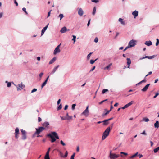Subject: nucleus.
Masks as SVG:
<instances>
[{
	"label": "nucleus",
	"instance_id": "20e7f679",
	"mask_svg": "<svg viewBox=\"0 0 159 159\" xmlns=\"http://www.w3.org/2000/svg\"><path fill=\"white\" fill-rule=\"evenodd\" d=\"M89 106H87L86 109L82 113L81 115L85 116V117H87L89 115Z\"/></svg>",
	"mask_w": 159,
	"mask_h": 159
},
{
	"label": "nucleus",
	"instance_id": "4d7b16f0",
	"mask_svg": "<svg viewBox=\"0 0 159 159\" xmlns=\"http://www.w3.org/2000/svg\"><path fill=\"white\" fill-rule=\"evenodd\" d=\"M107 100V99H105V100H103L102 101H101V102H100L99 103V104H102V103L106 101Z\"/></svg>",
	"mask_w": 159,
	"mask_h": 159
},
{
	"label": "nucleus",
	"instance_id": "774afa93",
	"mask_svg": "<svg viewBox=\"0 0 159 159\" xmlns=\"http://www.w3.org/2000/svg\"><path fill=\"white\" fill-rule=\"evenodd\" d=\"M141 134H144V135H146V133L145 132V130L143 131V132L141 133Z\"/></svg>",
	"mask_w": 159,
	"mask_h": 159
},
{
	"label": "nucleus",
	"instance_id": "39448f33",
	"mask_svg": "<svg viewBox=\"0 0 159 159\" xmlns=\"http://www.w3.org/2000/svg\"><path fill=\"white\" fill-rule=\"evenodd\" d=\"M15 85L17 87V90L18 91L21 90V89H24L25 87V85L22 84V83L20 84H18L17 85Z\"/></svg>",
	"mask_w": 159,
	"mask_h": 159
},
{
	"label": "nucleus",
	"instance_id": "338daca9",
	"mask_svg": "<svg viewBox=\"0 0 159 159\" xmlns=\"http://www.w3.org/2000/svg\"><path fill=\"white\" fill-rule=\"evenodd\" d=\"M60 102H61V99H59L57 101V105H59V104H60Z\"/></svg>",
	"mask_w": 159,
	"mask_h": 159
},
{
	"label": "nucleus",
	"instance_id": "423d86ee",
	"mask_svg": "<svg viewBox=\"0 0 159 159\" xmlns=\"http://www.w3.org/2000/svg\"><path fill=\"white\" fill-rule=\"evenodd\" d=\"M136 41L132 39L128 43V45L130 47H133L136 45Z\"/></svg>",
	"mask_w": 159,
	"mask_h": 159
},
{
	"label": "nucleus",
	"instance_id": "c9c22d12",
	"mask_svg": "<svg viewBox=\"0 0 159 159\" xmlns=\"http://www.w3.org/2000/svg\"><path fill=\"white\" fill-rule=\"evenodd\" d=\"M138 154V152H137L136 153H135L134 154L131 156L130 157V158H133L134 157H135Z\"/></svg>",
	"mask_w": 159,
	"mask_h": 159
},
{
	"label": "nucleus",
	"instance_id": "3c124183",
	"mask_svg": "<svg viewBox=\"0 0 159 159\" xmlns=\"http://www.w3.org/2000/svg\"><path fill=\"white\" fill-rule=\"evenodd\" d=\"M75 155V153H74L71 156L70 159H74Z\"/></svg>",
	"mask_w": 159,
	"mask_h": 159
},
{
	"label": "nucleus",
	"instance_id": "37998d69",
	"mask_svg": "<svg viewBox=\"0 0 159 159\" xmlns=\"http://www.w3.org/2000/svg\"><path fill=\"white\" fill-rule=\"evenodd\" d=\"M22 10L26 14H28V13L26 11V9L25 7H23L22 8Z\"/></svg>",
	"mask_w": 159,
	"mask_h": 159
},
{
	"label": "nucleus",
	"instance_id": "13d9d810",
	"mask_svg": "<svg viewBox=\"0 0 159 159\" xmlns=\"http://www.w3.org/2000/svg\"><path fill=\"white\" fill-rule=\"evenodd\" d=\"M153 151H154V152L155 153L157 152L158 150L157 148H155L154 149Z\"/></svg>",
	"mask_w": 159,
	"mask_h": 159
},
{
	"label": "nucleus",
	"instance_id": "5fc2aeb1",
	"mask_svg": "<svg viewBox=\"0 0 159 159\" xmlns=\"http://www.w3.org/2000/svg\"><path fill=\"white\" fill-rule=\"evenodd\" d=\"M37 90V89L34 88L31 91V93H33L34 92H35Z\"/></svg>",
	"mask_w": 159,
	"mask_h": 159
},
{
	"label": "nucleus",
	"instance_id": "f8f14e48",
	"mask_svg": "<svg viewBox=\"0 0 159 159\" xmlns=\"http://www.w3.org/2000/svg\"><path fill=\"white\" fill-rule=\"evenodd\" d=\"M150 84H148L146 85L143 89H141V91L143 92H146L148 89V88L149 87L150 85Z\"/></svg>",
	"mask_w": 159,
	"mask_h": 159
},
{
	"label": "nucleus",
	"instance_id": "f03ea898",
	"mask_svg": "<svg viewBox=\"0 0 159 159\" xmlns=\"http://www.w3.org/2000/svg\"><path fill=\"white\" fill-rule=\"evenodd\" d=\"M110 129H111L110 127H108L106 129L103 134V135L102 139V140H104L109 135Z\"/></svg>",
	"mask_w": 159,
	"mask_h": 159
},
{
	"label": "nucleus",
	"instance_id": "cd10ccee",
	"mask_svg": "<svg viewBox=\"0 0 159 159\" xmlns=\"http://www.w3.org/2000/svg\"><path fill=\"white\" fill-rule=\"evenodd\" d=\"M62 108V104H59V106L57 108V110L58 111Z\"/></svg>",
	"mask_w": 159,
	"mask_h": 159
},
{
	"label": "nucleus",
	"instance_id": "c85d7f7f",
	"mask_svg": "<svg viewBox=\"0 0 159 159\" xmlns=\"http://www.w3.org/2000/svg\"><path fill=\"white\" fill-rule=\"evenodd\" d=\"M97 59H96L95 60H92V59H91L90 60V63L91 64H93L94 62H95L97 61Z\"/></svg>",
	"mask_w": 159,
	"mask_h": 159
},
{
	"label": "nucleus",
	"instance_id": "412c9836",
	"mask_svg": "<svg viewBox=\"0 0 159 159\" xmlns=\"http://www.w3.org/2000/svg\"><path fill=\"white\" fill-rule=\"evenodd\" d=\"M154 127L158 128L159 127V122L158 121H157L154 124Z\"/></svg>",
	"mask_w": 159,
	"mask_h": 159
},
{
	"label": "nucleus",
	"instance_id": "f3484780",
	"mask_svg": "<svg viewBox=\"0 0 159 159\" xmlns=\"http://www.w3.org/2000/svg\"><path fill=\"white\" fill-rule=\"evenodd\" d=\"M145 44L148 46H150L152 44V42L151 41H146L145 43Z\"/></svg>",
	"mask_w": 159,
	"mask_h": 159
},
{
	"label": "nucleus",
	"instance_id": "de8ad7c7",
	"mask_svg": "<svg viewBox=\"0 0 159 159\" xmlns=\"http://www.w3.org/2000/svg\"><path fill=\"white\" fill-rule=\"evenodd\" d=\"M68 153L67 151H66L64 155L63 156V157L65 158L67 156Z\"/></svg>",
	"mask_w": 159,
	"mask_h": 159
},
{
	"label": "nucleus",
	"instance_id": "b1692460",
	"mask_svg": "<svg viewBox=\"0 0 159 159\" xmlns=\"http://www.w3.org/2000/svg\"><path fill=\"white\" fill-rule=\"evenodd\" d=\"M127 64L128 65L130 66V64L131 63V61L130 58H127Z\"/></svg>",
	"mask_w": 159,
	"mask_h": 159
},
{
	"label": "nucleus",
	"instance_id": "a878e982",
	"mask_svg": "<svg viewBox=\"0 0 159 159\" xmlns=\"http://www.w3.org/2000/svg\"><path fill=\"white\" fill-rule=\"evenodd\" d=\"M6 83H7V87H10L11 86V83L10 82H8L7 81H6L5 82Z\"/></svg>",
	"mask_w": 159,
	"mask_h": 159
},
{
	"label": "nucleus",
	"instance_id": "680f3d73",
	"mask_svg": "<svg viewBox=\"0 0 159 159\" xmlns=\"http://www.w3.org/2000/svg\"><path fill=\"white\" fill-rule=\"evenodd\" d=\"M14 3L16 4V6H18V3L17 2L16 0H14Z\"/></svg>",
	"mask_w": 159,
	"mask_h": 159
},
{
	"label": "nucleus",
	"instance_id": "5701e85b",
	"mask_svg": "<svg viewBox=\"0 0 159 159\" xmlns=\"http://www.w3.org/2000/svg\"><path fill=\"white\" fill-rule=\"evenodd\" d=\"M102 122L103 123V125H107L109 123V122L108 121L107 119L102 121Z\"/></svg>",
	"mask_w": 159,
	"mask_h": 159
},
{
	"label": "nucleus",
	"instance_id": "a18cd8bd",
	"mask_svg": "<svg viewBox=\"0 0 159 159\" xmlns=\"http://www.w3.org/2000/svg\"><path fill=\"white\" fill-rule=\"evenodd\" d=\"M92 2L95 3H97L99 2L98 0H91Z\"/></svg>",
	"mask_w": 159,
	"mask_h": 159
},
{
	"label": "nucleus",
	"instance_id": "79ce46f5",
	"mask_svg": "<svg viewBox=\"0 0 159 159\" xmlns=\"http://www.w3.org/2000/svg\"><path fill=\"white\" fill-rule=\"evenodd\" d=\"M76 104H74L72 105V110H74L75 109V107Z\"/></svg>",
	"mask_w": 159,
	"mask_h": 159
},
{
	"label": "nucleus",
	"instance_id": "c03bdc74",
	"mask_svg": "<svg viewBox=\"0 0 159 159\" xmlns=\"http://www.w3.org/2000/svg\"><path fill=\"white\" fill-rule=\"evenodd\" d=\"M127 105V104L126 105H125L124 107H121V109H123V110H124L125 109L127 108L128 107Z\"/></svg>",
	"mask_w": 159,
	"mask_h": 159
},
{
	"label": "nucleus",
	"instance_id": "6e6552de",
	"mask_svg": "<svg viewBox=\"0 0 159 159\" xmlns=\"http://www.w3.org/2000/svg\"><path fill=\"white\" fill-rule=\"evenodd\" d=\"M19 134V130L18 128H16L15 130V137L16 139H18V135Z\"/></svg>",
	"mask_w": 159,
	"mask_h": 159
},
{
	"label": "nucleus",
	"instance_id": "a211bd4d",
	"mask_svg": "<svg viewBox=\"0 0 159 159\" xmlns=\"http://www.w3.org/2000/svg\"><path fill=\"white\" fill-rule=\"evenodd\" d=\"M56 58L55 57H54L52 59H51L49 62V64H52L56 60Z\"/></svg>",
	"mask_w": 159,
	"mask_h": 159
},
{
	"label": "nucleus",
	"instance_id": "6e6d98bb",
	"mask_svg": "<svg viewBox=\"0 0 159 159\" xmlns=\"http://www.w3.org/2000/svg\"><path fill=\"white\" fill-rule=\"evenodd\" d=\"M98 38L96 37L95 38L94 40V42H95V43H97L98 42Z\"/></svg>",
	"mask_w": 159,
	"mask_h": 159
},
{
	"label": "nucleus",
	"instance_id": "a19ab883",
	"mask_svg": "<svg viewBox=\"0 0 159 159\" xmlns=\"http://www.w3.org/2000/svg\"><path fill=\"white\" fill-rule=\"evenodd\" d=\"M159 44V39H156V45L157 46Z\"/></svg>",
	"mask_w": 159,
	"mask_h": 159
},
{
	"label": "nucleus",
	"instance_id": "0e129e2a",
	"mask_svg": "<svg viewBox=\"0 0 159 159\" xmlns=\"http://www.w3.org/2000/svg\"><path fill=\"white\" fill-rule=\"evenodd\" d=\"M68 107V105H66L65 106L64 109L65 110H66L67 109Z\"/></svg>",
	"mask_w": 159,
	"mask_h": 159
},
{
	"label": "nucleus",
	"instance_id": "dca6fc26",
	"mask_svg": "<svg viewBox=\"0 0 159 159\" xmlns=\"http://www.w3.org/2000/svg\"><path fill=\"white\" fill-rule=\"evenodd\" d=\"M59 65L57 66L54 67L52 70V72L51 73V74H53L57 70L58 68L59 67Z\"/></svg>",
	"mask_w": 159,
	"mask_h": 159
},
{
	"label": "nucleus",
	"instance_id": "2f4dec72",
	"mask_svg": "<svg viewBox=\"0 0 159 159\" xmlns=\"http://www.w3.org/2000/svg\"><path fill=\"white\" fill-rule=\"evenodd\" d=\"M26 138H27V136H26V134H25V135L24 134L22 135V139L23 140H25L26 139Z\"/></svg>",
	"mask_w": 159,
	"mask_h": 159
},
{
	"label": "nucleus",
	"instance_id": "7c9ffc66",
	"mask_svg": "<svg viewBox=\"0 0 159 159\" xmlns=\"http://www.w3.org/2000/svg\"><path fill=\"white\" fill-rule=\"evenodd\" d=\"M72 37H73V38L72 39V40L74 41L73 43H74L76 41V36L75 35H72Z\"/></svg>",
	"mask_w": 159,
	"mask_h": 159
},
{
	"label": "nucleus",
	"instance_id": "9b49d317",
	"mask_svg": "<svg viewBox=\"0 0 159 159\" xmlns=\"http://www.w3.org/2000/svg\"><path fill=\"white\" fill-rule=\"evenodd\" d=\"M119 156V155L113 153L110 157L111 159H115L118 157Z\"/></svg>",
	"mask_w": 159,
	"mask_h": 159
},
{
	"label": "nucleus",
	"instance_id": "0eeeda50",
	"mask_svg": "<svg viewBox=\"0 0 159 159\" xmlns=\"http://www.w3.org/2000/svg\"><path fill=\"white\" fill-rule=\"evenodd\" d=\"M61 44L57 46V47L55 48L54 50L53 54L54 55H56L57 53H59L60 52V50L59 49L60 46Z\"/></svg>",
	"mask_w": 159,
	"mask_h": 159
},
{
	"label": "nucleus",
	"instance_id": "393cba45",
	"mask_svg": "<svg viewBox=\"0 0 159 159\" xmlns=\"http://www.w3.org/2000/svg\"><path fill=\"white\" fill-rule=\"evenodd\" d=\"M111 111V110H108L105 113H103L102 115V117L105 116L106 115H107Z\"/></svg>",
	"mask_w": 159,
	"mask_h": 159
},
{
	"label": "nucleus",
	"instance_id": "09e8293b",
	"mask_svg": "<svg viewBox=\"0 0 159 159\" xmlns=\"http://www.w3.org/2000/svg\"><path fill=\"white\" fill-rule=\"evenodd\" d=\"M60 143L63 146H65L66 145L65 143H64L62 140L60 141Z\"/></svg>",
	"mask_w": 159,
	"mask_h": 159
},
{
	"label": "nucleus",
	"instance_id": "4468645a",
	"mask_svg": "<svg viewBox=\"0 0 159 159\" xmlns=\"http://www.w3.org/2000/svg\"><path fill=\"white\" fill-rule=\"evenodd\" d=\"M132 14L133 15L134 18L135 19L138 15V11L135 10L132 13Z\"/></svg>",
	"mask_w": 159,
	"mask_h": 159
},
{
	"label": "nucleus",
	"instance_id": "ea45409f",
	"mask_svg": "<svg viewBox=\"0 0 159 159\" xmlns=\"http://www.w3.org/2000/svg\"><path fill=\"white\" fill-rule=\"evenodd\" d=\"M72 118V116H69L67 117H66V120H71Z\"/></svg>",
	"mask_w": 159,
	"mask_h": 159
},
{
	"label": "nucleus",
	"instance_id": "8fccbe9b",
	"mask_svg": "<svg viewBox=\"0 0 159 159\" xmlns=\"http://www.w3.org/2000/svg\"><path fill=\"white\" fill-rule=\"evenodd\" d=\"M44 159H50L49 155H45L44 157Z\"/></svg>",
	"mask_w": 159,
	"mask_h": 159
},
{
	"label": "nucleus",
	"instance_id": "49530a36",
	"mask_svg": "<svg viewBox=\"0 0 159 159\" xmlns=\"http://www.w3.org/2000/svg\"><path fill=\"white\" fill-rule=\"evenodd\" d=\"M60 118H61V120H66V117H63V116H60Z\"/></svg>",
	"mask_w": 159,
	"mask_h": 159
},
{
	"label": "nucleus",
	"instance_id": "7ed1b4c3",
	"mask_svg": "<svg viewBox=\"0 0 159 159\" xmlns=\"http://www.w3.org/2000/svg\"><path fill=\"white\" fill-rule=\"evenodd\" d=\"M36 131L33 135L34 136L35 134H39L42 131L44 130L45 128L43 127H40L38 128H36Z\"/></svg>",
	"mask_w": 159,
	"mask_h": 159
},
{
	"label": "nucleus",
	"instance_id": "58836bf2",
	"mask_svg": "<svg viewBox=\"0 0 159 159\" xmlns=\"http://www.w3.org/2000/svg\"><path fill=\"white\" fill-rule=\"evenodd\" d=\"M133 103V101H131L130 102H129V103L127 104V106H128V107H129Z\"/></svg>",
	"mask_w": 159,
	"mask_h": 159
},
{
	"label": "nucleus",
	"instance_id": "e2e57ef3",
	"mask_svg": "<svg viewBox=\"0 0 159 159\" xmlns=\"http://www.w3.org/2000/svg\"><path fill=\"white\" fill-rule=\"evenodd\" d=\"M120 154H124L125 155H128L127 153H125V152H120Z\"/></svg>",
	"mask_w": 159,
	"mask_h": 159
},
{
	"label": "nucleus",
	"instance_id": "4c0bfd02",
	"mask_svg": "<svg viewBox=\"0 0 159 159\" xmlns=\"http://www.w3.org/2000/svg\"><path fill=\"white\" fill-rule=\"evenodd\" d=\"M21 132L22 135H23V134L25 135V134H26V133L25 130H23V129H21Z\"/></svg>",
	"mask_w": 159,
	"mask_h": 159
},
{
	"label": "nucleus",
	"instance_id": "69168bd1",
	"mask_svg": "<svg viewBox=\"0 0 159 159\" xmlns=\"http://www.w3.org/2000/svg\"><path fill=\"white\" fill-rule=\"evenodd\" d=\"M52 11V10H50V11L49 12L48 14V16H47V17H48L50 15V13H51V11Z\"/></svg>",
	"mask_w": 159,
	"mask_h": 159
},
{
	"label": "nucleus",
	"instance_id": "bb28decb",
	"mask_svg": "<svg viewBox=\"0 0 159 159\" xmlns=\"http://www.w3.org/2000/svg\"><path fill=\"white\" fill-rule=\"evenodd\" d=\"M96 7H94L93 8V11L92 12V14L93 15H94L95 14L96 11Z\"/></svg>",
	"mask_w": 159,
	"mask_h": 159
},
{
	"label": "nucleus",
	"instance_id": "473e14b6",
	"mask_svg": "<svg viewBox=\"0 0 159 159\" xmlns=\"http://www.w3.org/2000/svg\"><path fill=\"white\" fill-rule=\"evenodd\" d=\"M63 15L62 14H60L59 15L58 17L60 18V20H61V19L63 17Z\"/></svg>",
	"mask_w": 159,
	"mask_h": 159
},
{
	"label": "nucleus",
	"instance_id": "864d4df0",
	"mask_svg": "<svg viewBox=\"0 0 159 159\" xmlns=\"http://www.w3.org/2000/svg\"><path fill=\"white\" fill-rule=\"evenodd\" d=\"M43 72H41V73L40 74H39V77L41 78L42 77V76L43 75ZM41 80V79H40V80Z\"/></svg>",
	"mask_w": 159,
	"mask_h": 159
},
{
	"label": "nucleus",
	"instance_id": "603ef678",
	"mask_svg": "<svg viewBox=\"0 0 159 159\" xmlns=\"http://www.w3.org/2000/svg\"><path fill=\"white\" fill-rule=\"evenodd\" d=\"M159 95V93L158 92L157 93H156L155 95L153 96V98H156L157 97V96H158Z\"/></svg>",
	"mask_w": 159,
	"mask_h": 159
},
{
	"label": "nucleus",
	"instance_id": "ddd939ff",
	"mask_svg": "<svg viewBox=\"0 0 159 159\" xmlns=\"http://www.w3.org/2000/svg\"><path fill=\"white\" fill-rule=\"evenodd\" d=\"M83 13L84 11L82 8H79L78 11V15L80 16H82L83 15Z\"/></svg>",
	"mask_w": 159,
	"mask_h": 159
},
{
	"label": "nucleus",
	"instance_id": "2eb2a0df",
	"mask_svg": "<svg viewBox=\"0 0 159 159\" xmlns=\"http://www.w3.org/2000/svg\"><path fill=\"white\" fill-rule=\"evenodd\" d=\"M67 31V29L66 27H63L60 30V32L62 33H65Z\"/></svg>",
	"mask_w": 159,
	"mask_h": 159
},
{
	"label": "nucleus",
	"instance_id": "9d476101",
	"mask_svg": "<svg viewBox=\"0 0 159 159\" xmlns=\"http://www.w3.org/2000/svg\"><path fill=\"white\" fill-rule=\"evenodd\" d=\"M49 24H48L46 26L44 27L42 30L41 31V36H42L44 34L45 31H46L47 29L48 26Z\"/></svg>",
	"mask_w": 159,
	"mask_h": 159
},
{
	"label": "nucleus",
	"instance_id": "4be33fe9",
	"mask_svg": "<svg viewBox=\"0 0 159 159\" xmlns=\"http://www.w3.org/2000/svg\"><path fill=\"white\" fill-rule=\"evenodd\" d=\"M112 65V63H110L106 67H105L104 68V69L105 70L106 69H107L108 70H110V67Z\"/></svg>",
	"mask_w": 159,
	"mask_h": 159
},
{
	"label": "nucleus",
	"instance_id": "052dcab7",
	"mask_svg": "<svg viewBox=\"0 0 159 159\" xmlns=\"http://www.w3.org/2000/svg\"><path fill=\"white\" fill-rule=\"evenodd\" d=\"M95 68V66H94L93 68L91 69L89 71L90 72L93 71Z\"/></svg>",
	"mask_w": 159,
	"mask_h": 159
},
{
	"label": "nucleus",
	"instance_id": "1a4fd4ad",
	"mask_svg": "<svg viewBox=\"0 0 159 159\" xmlns=\"http://www.w3.org/2000/svg\"><path fill=\"white\" fill-rule=\"evenodd\" d=\"M155 57V55H152V56H145V57H141V58H140L139 60H141L143 59H144L146 58H148V59H152V58H154Z\"/></svg>",
	"mask_w": 159,
	"mask_h": 159
},
{
	"label": "nucleus",
	"instance_id": "c756f323",
	"mask_svg": "<svg viewBox=\"0 0 159 159\" xmlns=\"http://www.w3.org/2000/svg\"><path fill=\"white\" fill-rule=\"evenodd\" d=\"M108 90L107 89H103L102 92V93L103 94H104L106 92H108Z\"/></svg>",
	"mask_w": 159,
	"mask_h": 159
},
{
	"label": "nucleus",
	"instance_id": "72a5a7b5",
	"mask_svg": "<svg viewBox=\"0 0 159 159\" xmlns=\"http://www.w3.org/2000/svg\"><path fill=\"white\" fill-rule=\"evenodd\" d=\"M143 120L145 122H148V121H149V119L148 118H144L143 119Z\"/></svg>",
	"mask_w": 159,
	"mask_h": 159
},
{
	"label": "nucleus",
	"instance_id": "aec40b11",
	"mask_svg": "<svg viewBox=\"0 0 159 159\" xmlns=\"http://www.w3.org/2000/svg\"><path fill=\"white\" fill-rule=\"evenodd\" d=\"M118 21L120 22L121 24L123 25H125V22L123 21V19L121 18H119Z\"/></svg>",
	"mask_w": 159,
	"mask_h": 159
},
{
	"label": "nucleus",
	"instance_id": "f704fd0d",
	"mask_svg": "<svg viewBox=\"0 0 159 159\" xmlns=\"http://www.w3.org/2000/svg\"><path fill=\"white\" fill-rule=\"evenodd\" d=\"M93 53V52H90L89 54L87 56V59L89 60L90 58L91 55Z\"/></svg>",
	"mask_w": 159,
	"mask_h": 159
},
{
	"label": "nucleus",
	"instance_id": "6ab92c4d",
	"mask_svg": "<svg viewBox=\"0 0 159 159\" xmlns=\"http://www.w3.org/2000/svg\"><path fill=\"white\" fill-rule=\"evenodd\" d=\"M49 125V123L48 122L45 121L44 122L43 124L42 125L43 126L45 127H47Z\"/></svg>",
	"mask_w": 159,
	"mask_h": 159
},
{
	"label": "nucleus",
	"instance_id": "f257e3e1",
	"mask_svg": "<svg viewBox=\"0 0 159 159\" xmlns=\"http://www.w3.org/2000/svg\"><path fill=\"white\" fill-rule=\"evenodd\" d=\"M47 136L51 139V142L53 143L56 140V139H59V137L57 133L55 132H52L51 133L47 134Z\"/></svg>",
	"mask_w": 159,
	"mask_h": 159
},
{
	"label": "nucleus",
	"instance_id": "e433bc0d",
	"mask_svg": "<svg viewBox=\"0 0 159 159\" xmlns=\"http://www.w3.org/2000/svg\"><path fill=\"white\" fill-rule=\"evenodd\" d=\"M47 82H46V81H44L42 84V85H41V88L42 89V88H43V87H44L45 85L46 84H47Z\"/></svg>",
	"mask_w": 159,
	"mask_h": 159
},
{
	"label": "nucleus",
	"instance_id": "bf43d9fd",
	"mask_svg": "<svg viewBox=\"0 0 159 159\" xmlns=\"http://www.w3.org/2000/svg\"><path fill=\"white\" fill-rule=\"evenodd\" d=\"M130 48L129 46L128 45L123 50L124 51H125L128 48Z\"/></svg>",
	"mask_w": 159,
	"mask_h": 159
}]
</instances>
